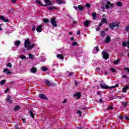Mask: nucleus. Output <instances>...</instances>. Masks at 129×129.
Instances as JSON below:
<instances>
[{
	"mask_svg": "<svg viewBox=\"0 0 129 129\" xmlns=\"http://www.w3.org/2000/svg\"><path fill=\"white\" fill-rule=\"evenodd\" d=\"M24 47L25 48H26V50H27V51H30L32 50V49L34 48V47H35V44H33L31 45V42H30V40L26 39L24 42Z\"/></svg>",
	"mask_w": 129,
	"mask_h": 129,
	"instance_id": "f257e3e1",
	"label": "nucleus"
},
{
	"mask_svg": "<svg viewBox=\"0 0 129 129\" xmlns=\"http://www.w3.org/2000/svg\"><path fill=\"white\" fill-rule=\"evenodd\" d=\"M121 106L120 107L121 109H123V108H126L127 106H128V102L125 101V102H122L121 103Z\"/></svg>",
	"mask_w": 129,
	"mask_h": 129,
	"instance_id": "f03ea898",
	"label": "nucleus"
},
{
	"mask_svg": "<svg viewBox=\"0 0 129 129\" xmlns=\"http://www.w3.org/2000/svg\"><path fill=\"white\" fill-rule=\"evenodd\" d=\"M50 23L53 28L57 27V22H56V19L52 18L50 20Z\"/></svg>",
	"mask_w": 129,
	"mask_h": 129,
	"instance_id": "7ed1b4c3",
	"label": "nucleus"
},
{
	"mask_svg": "<svg viewBox=\"0 0 129 129\" xmlns=\"http://www.w3.org/2000/svg\"><path fill=\"white\" fill-rule=\"evenodd\" d=\"M109 27L111 28V30H113L115 28V27H118V24H116L115 23H112L109 24Z\"/></svg>",
	"mask_w": 129,
	"mask_h": 129,
	"instance_id": "20e7f679",
	"label": "nucleus"
},
{
	"mask_svg": "<svg viewBox=\"0 0 129 129\" xmlns=\"http://www.w3.org/2000/svg\"><path fill=\"white\" fill-rule=\"evenodd\" d=\"M82 53H83V52H82V50H77L76 51V55H75L76 58L80 57V55H82Z\"/></svg>",
	"mask_w": 129,
	"mask_h": 129,
	"instance_id": "39448f33",
	"label": "nucleus"
},
{
	"mask_svg": "<svg viewBox=\"0 0 129 129\" xmlns=\"http://www.w3.org/2000/svg\"><path fill=\"white\" fill-rule=\"evenodd\" d=\"M101 88H102V89H111L112 88V87H108L105 84H101L100 85Z\"/></svg>",
	"mask_w": 129,
	"mask_h": 129,
	"instance_id": "423d86ee",
	"label": "nucleus"
},
{
	"mask_svg": "<svg viewBox=\"0 0 129 129\" xmlns=\"http://www.w3.org/2000/svg\"><path fill=\"white\" fill-rule=\"evenodd\" d=\"M45 83L47 86L50 87V86H54V84H52L51 83V81L48 80H44Z\"/></svg>",
	"mask_w": 129,
	"mask_h": 129,
	"instance_id": "0eeeda50",
	"label": "nucleus"
},
{
	"mask_svg": "<svg viewBox=\"0 0 129 129\" xmlns=\"http://www.w3.org/2000/svg\"><path fill=\"white\" fill-rule=\"evenodd\" d=\"M102 54L104 59L107 60V59L108 58V53H106V51H102Z\"/></svg>",
	"mask_w": 129,
	"mask_h": 129,
	"instance_id": "6e6552de",
	"label": "nucleus"
},
{
	"mask_svg": "<svg viewBox=\"0 0 129 129\" xmlns=\"http://www.w3.org/2000/svg\"><path fill=\"white\" fill-rule=\"evenodd\" d=\"M39 97L41 99L48 100V97H47L44 94H39Z\"/></svg>",
	"mask_w": 129,
	"mask_h": 129,
	"instance_id": "1a4fd4ad",
	"label": "nucleus"
},
{
	"mask_svg": "<svg viewBox=\"0 0 129 129\" xmlns=\"http://www.w3.org/2000/svg\"><path fill=\"white\" fill-rule=\"evenodd\" d=\"M42 27H43V26L41 25H40L37 27L36 28V31L38 32V33H41V32H42V30L43 29Z\"/></svg>",
	"mask_w": 129,
	"mask_h": 129,
	"instance_id": "9d476101",
	"label": "nucleus"
},
{
	"mask_svg": "<svg viewBox=\"0 0 129 129\" xmlns=\"http://www.w3.org/2000/svg\"><path fill=\"white\" fill-rule=\"evenodd\" d=\"M46 6H53V4L51 3L50 0H43Z\"/></svg>",
	"mask_w": 129,
	"mask_h": 129,
	"instance_id": "9b49d317",
	"label": "nucleus"
},
{
	"mask_svg": "<svg viewBox=\"0 0 129 129\" xmlns=\"http://www.w3.org/2000/svg\"><path fill=\"white\" fill-rule=\"evenodd\" d=\"M3 72H5L6 75H10L12 73V72H10V70L8 69V68L4 69Z\"/></svg>",
	"mask_w": 129,
	"mask_h": 129,
	"instance_id": "f8f14e48",
	"label": "nucleus"
},
{
	"mask_svg": "<svg viewBox=\"0 0 129 129\" xmlns=\"http://www.w3.org/2000/svg\"><path fill=\"white\" fill-rule=\"evenodd\" d=\"M110 36H109V35H107V38L104 40V42L105 43H109V42H110Z\"/></svg>",
	"mask_w": 129,
	"mask_h": 129,
	"instance_id": "ddd939ff",
	"label": "nucleus"
},
{
	"mask_svg": "<svg viewBox=\"0 0 129 129\" xmlns=\"http://www.w3.org/2000/svg\"><path fill=\"white\" fill-rule=\"evenodd\" d=\"M122 45L124 47H126V46H127V48H129V41L126 42H122Z\"/></svg>",
	"mask_w": 129,
	"mask_h": 129,
	"instance_id": "4468645a",
	"label": "nucleus"
},
{
	"mask_svg": "<svg viewBox=\"0 0 129 129\" xmlns=\"http://www.w3.org/2000/svg\"><path fill=\"white\" fill-rule=\"evenodd\" d=\"M75 97H77V98L79 99L80 98V96H81V94L80 93H77L76 94L74 95Z\"/></svg>",
	"mask_w": 129,
	"mask_h": 129,
	"instance_id": "2eb2a0df",
	"label": "nucleus"
},
{
	"mask_svg": "<svg viewBox=\"0 0 129 129\" xmlns=\"http://www.w3.org/2000/svg\"><path fill=\"white\" fill-rule=\"evenodd\" d=\"M29 114L32 117V118H35V115H34V113L32 111H29Z\"/></svg>",
	"mask_w": 129,
	"mask_h": 129,
	"instance_id": "dca6fc26",
	"label": "nucleus"
},
{
	"mask_svg": "<svg viewBox=\"0 0 129 129\" xmlns=\"http://www.w3.org/2000/svg\"><path fill=\"white\" fill-rule=\"evenodd\" d=\"M56 3L58 4V5H61L62 4H65V2L63 0H57Z\"/></svg>",
	"mask_w": 129,
	"mask_h": 129,
	"instance_id": "f3484780",
	"label": "nucleus"
},
{
	"mask_svg": "<svg viewBox=\"0 0 129 129\" xmlns=\"http://www.w3.org/2000/svg\"><path fill=\"white\" fill-rule=\"evenodd\" d=\"M31 71L32 73H36L37 72V69L35 67L31 69Z\"/></svg>",
	"mask_w": 129,
	"mask_h": 129,
	"instance_id": "a211bd4d",
	"label": "nucleus"
},
{
	"mask_svg": "<svg viewBox=\"0 0 129 129\" xmlns=\"http://www.w3.org/2000/svg\"><path fill=\"white\" fill-rule=\"evenodd\" d=\"M107 5L110 6V8H113L114 6H113V4H111L110 1L107 2Z\"/></svg>",
	"mask_w": 129,
	"mask_h": 129,
	"instance_id": "6ab92c4d",
	"label": "nucleus"
},
{
	"mask_svg": "<svg viewBox=\"0 0 129 129\" xmlns=\"http://www.w3.org/2000/svg\"><path fill=\"white\" fill-rule=\"evenodd\" d=\"M56 57L58 58V59H61V60L64 59V56L60 54H57Z\"/></svg>",
	"mask_w": 129,
	"mask_h": 129,
	"instance_id": "aec40b11",
	"label": "nucleus"
},
{
	"mask_svg": "<svg viewBox=\"0 0 129 129\" xmlns=\"http://www.w3.org/2000/svg\"><path fill=\"white\" fill-rule=\"evenodd\" d=\"M128 89V86H126L125 87L123 88L122 91L123 92H126L127 90Z\"/></svg>",
	"mask_w": 129,
	"mask_h": 129,
	"instance_id": "412c9836",
	"label": "nucleus"
},
{
	"mask_svg": "<svg viewBox=\"0 0 129 129\" xmlns=\"http://www.w3.org/2000/svg\"><path fill=\"white\" fill-rule=\"evenodd\" d=\"M89 25V21H86L84 22V26H85V27H88V26Z\"/></svg>",
	"mask_w": 129,
	"mask_h": 129,
	"instance_id": "4be33fe9",
	"label": "nucleus"
},
{
	"mask_svg": "<svg viewBox=\"0 0 129 129\" xmlns=\"http://www.w3.org/2000/svg\"><path fill=\"white\" fill-rule=\"evenodd\" d=\"M20 44H21V41L19 40L16 41L15 44V45L17 46H20Z\"/></svg>",
	"mask_w": 129,
	"mask_h": 129,
	"instance_id": "5701e85b",
	"label": "nucleus"
},
{
	"mask_svg": "<svg viewBox=\"0 0 129 129\" xmlns=\"http://www.w3.org/2000/svg\"><path fill=\"white\" fill-rule=\"evenodd\" d=\"M19 109H20V106H19V105H17V106H15L14 108V110L15 111H17L19 110Z\"/></svg>",
	"mask_w": 129,
	"mask_h": 129,
	"instance_id": "b1692460",
	"label": "nucleus"
},
{
	"mask_svg": "<svg viewBox=\"0 0 129 129\" xmlns=\"http://www.w3.org/2000/svg\"><path fill=\"white\" fill-rule=\"evenodd\" d=\"M92 15L93 20H96V13H93Z\"/></svg>",
	"mask_w": 129,
	"mask_h": 129,
	"instance_id": "393cba45",
	"label": "nucleus"
},
{
	"mask_svg": "<svg viewBox=\"0 0 129 129\" xmlns=\"http://www.w3.org/2000/svg\"><path fill=\"white\" fill-rule=\"evenodd\" d=\"M78 8L80 11H82L83 10H84V8L81 5H79Z\"/></svg>",
	"mask_w": 129,
	"mask_h": 129,
	"instance_id": "a878e982",
	"label": "nucleus"
},
{
	"mask_svg": "<svg viewBox=\"0 0 129 129\" xmlns=\"http://www.w3.org/2000/svg\"><path fill=\"white\" fill-rule=\"evenodd\" d=\"M85 7L86 8L89 9V8H91V5H90V4L87 3L85 4Z\"/></svg>",
	"mask_w": 129,
	"mask_h": 129,
	"instance_id": "bb28decb",
	"label": "nucleus"
},
{
	"mask_svg": "<svg viewBox=\"0 0 129 129\" xmlns=\"http://www.w3.org/2000/svg\"><path fill=\"white\" fill-rule=\"evenodd\" d=\"M101 21L103 22V24H105L106 23H107V20H106V19L105 18H103V19H102Z\"/></svg>",
	"mask_w": 129,
	"mask_h": 129,
	"instance_id": "cd10ccee",
	"label": "nucleus"
},
{
	"mask_svg": "<svg viewBox=\"0 0 129 129\" xmlns=\"http://www.w3.org/2000/svg\"><path fill=\"white\" fill-rule=\"evenodd\" d=\"M110 70L111 71V72H113V73H114V72H116V70H115V69L113 68H110Z\"/></svg>",
	"mask_w": 129,
	"mask_h": 129,
	"instance_id": "c85d7f7f",
	"label": "nucleus"
},
{
	"mask_svg": "<svg viewBox=\"0 0 129 129\" xmlns=\"http://www.w3.org/2000/svg\"><path fill=\"white\" fill-rule=\"evenodd\" d=\"M6 83V80H2L1 82H0V85H3V84H5Z\"/></svg>",
	"mask_w": 129,
	"mask_h": 129,
	"instance_id": "c756f323",
	"label": "nucleus"
},
{
	"mask_svg": "<svg viewBox=\"0 0 129 129\" xmlns=\"http://www.w3.org/2000/svg\"><path fill=\"white\" fill-rule=\"evenodd\" d=\"M101 36L102 37H104V36H105V31H103L101 32Z\"/></svg>",
	"mask_w": 129,
	"mask_h": 129,
	"instance_id": "7c9ffc66",
	"label": "nucleus"
},
{
	"mask_svg": "<svg viewBox=\"0 0 129 129\" xmlns=\"http://www.w3.org/2000/svg\"><path fill=\"white\" fill-rule=\"evenodd\" d=\"M41 70L42 71H47L48 70V69L46 67H43L41 68Z\"/></svg>",
	"mask_w": 129,
	"mask_h": 129,
	"instance_id": "2f4dec72",
	"label": "nucleus"
},
{
	"mask_svg": "<svg viewBox=\"0 0 129 129\" xmlns=\"http://www.w3.org/2000/svg\"><path fill=\"white\" fill-rule=\"evenodd\" d=\"M117 6H118V7H121L122 6V4H121V2H118L117 3Z\"/></svg>",
	"mask_w": 129,
	"mask_h": 129,
	"instance_id": "473e14b6",
	"label": "nucleus"
},
{
	"mask_svg": "<svg viewBox=\"0 0 129 129\" xmlns=\"http://www.w3.org/2000/svg\"><path fill=\"white\" fill-rule=\"evenodd\" d=\"M128 30H129V26H126L124 28V31H125V32H128Z\"/></svg>",
	"mask_w": 129,
	"mask_h": 129,
	"instance_id": "72a5a7b5",
	"label": "nucleus"
},
{
	"mask_svg": "<svg viewBox=\"0 0 129 129\" xmlns=\"http://www.w3.org/2000/svg\"><path fill=\"white\" fill-rule=\"evenodd\" d=\"M36 3L37 4H38L39 5H40L41 6H42V5H43L42 4V2H41V1H39V0H36Z\"/></svg>",
	"mask_w": 129,
	"mask_h": 129,
	"instance_id": "f704fd0d",
	"label": "nucleus"
},
{
	"mask_svg": "<svg viewBox=\"0 0 129 129\" xmlns=\"http://www.w3.org/2000/svg\"><path fill=\"white\" fill-rule=\"evenodd\" d=\"M54 9H55V7H48L47 8L48 10H49V11H53V10H54Z\"/></svg>",
	"mask_w": 129,
	"mask_h": 129,
	"instance_id": "c9c22d12",
	"label": "nucleus"
},
{
	"mask_svg": "<svg viewBox=\"0 0 129 129\" xmlns=\"http://www.w3.org/2000/svg\"><path fill=\"white\" fill-rule=\"evenodd\" d=\"M43 21L44 22V23H45V24H47V23L49 22V20L47 19H43Z\"/></svg>",
	"mask_w": 129,
	"mask_h": 129,
	"instance_id": "e433bc0d",
	"label": "nucleus"
},
{
	"mask_svg": "<svg viewBox=\"0 0 129 129\" xmlns=\"http://www.w3.org/2000/svg\"><path fill=\"white\" fill-rule=\"evenodd\" d=\"M120 61V60L118 59L117 60H115V61H113V63H114V64H118V63H119Z\"/></svg>",
	"mask_w": 129,
	"mask_h": 129,
	"instance_id": "4c0bfd02",
	"label": "nucleus"
},
{
	"mask_svg": "<svg viewBox=\"0 0 129 129\" xmlns=\"http://www.w3.org/2000/svg\"><path fill=\"white\" fill-rule=\"evenodd\" d=\"M29 57L30 59H33L34 58V55L32 54H29Z\"/></svg>",
	"mask_w": 129,
	"mask_h": 129,
	"instance_id": "58836bf2",
	"label": "nucleus"
},
{
	"mask_svg": "<svg viewBox=\"0 0 129 129\" xmlns=\"http://www.w3.org/2000/svg\"><path fill=\"white\" fill-rule=\"evenodd\" d=\"M21 59H26L27 57L24 55H20Z\"/></svg>",
	"mask_w": 129,
	"mask_h": 129,
	"instance_id": "ea45409f",
	"label": "nucleus"
},
{
	"mask_svg": "<svg viewBox=\"0 0 129 129\" xmlns=\"http://www.w3.org/2000/svg\"><path fill=\"white\" fill-rule=\"evenodd\" d=\"M7 67H10V68H12V63H8L7 64Z\"/></svg>",
	"mask_w": 129,
	"mask_h": 129,
	"instance_id": "a19ab883",
	"label": "nucleus"
},
{
	"mask_svg": "<svg viewBox=\"0 0 129 129\" xmlns=\"http://www.w3.org/2000/svg\"><path fill=\"white\" fill-rule=\"evenodd\" d=\"M94 50H96L97 52H98V51H99V49H98V46L95 47Z\"/></svg>",
	"mask_w": 129,
	"mask_h": 129,
	"instance_id": "79ce46f5",
	"label": "nucleus"
},
{
	"mask_svg": "<svg viewBox=\"0 0 129 129\" xmlns=\"http://www.w3.org/2000/svg\"><path fill=\"white\" fill-rule=\"evenodd\" d=\"M11 99V96L10 95L7 96V97L6 98L7 101H9Z\"/></svg>",
	"mask_w": 129,
	"mask_h": 129,
	"instance_id": "37998d69",
	"label": "nucleus"
},
{
	"mask_svg": "<svg viewBox=\"0 0 129 129\" xmlns=\"http://www.w3.org/2000/svg\"><path fill=\"white\" fill-rule=\"evenodd\" d=\"M118 84H116L115 86H112V87H112L111 89H112V88H115V87H118Z\"/></svg>",
	"mask_w": 129,
	"mask_h": 129,
	"instance_id": "c03bdc74",
	"label": "nucleus"
},
{
	"mask_svg": "<svg viewBox=\"0 0 129 129\" xmlns=\"http://www.w3.org/2000/svg\"><path fill=\"white\" fill-rule=\"evenodd\" d=\"M3 22H5V23H8L9 19H5L3 20Z\"/></svg>",
	"mask_w": 129,
	"mask_h": 129,
	"instance_id": "a18cd8bd",
	"label": "nucleus"
},
{
	"mask_svg": "<svg viewBox=\"0 0 129 129\" xmlns=\"http://www.w3.org/2000/svg\"><path fill=\"white\" fill-rule=\"evenodd\" d=\"M76 45H77V42H73L72 45L73 46H76Z\"/></svg>",
	"mask_w": 129,
	"mask_h": 129,
	"instance_id": "49530a36",
	"label": "nucleus"
},
{
	"mask_svg": "<svg viewBox=\"0 0 129 129\" xmlns=\"http://www.w3.org/2000/svg\"><path fill=\"white\" fill-rule=\"evenodd\" d=\"M105 9H106L107 10H108V9H109V6H108V5H105Z\"/></svg>",
	"mask_w": 129,
	"mask_h": 129,
	"instance_id": "de8ad7c7",
	"label": "nucleus"
},
{
	"mask_svg": "<svg viewBox=\"0 0 129 129\" xmlns=\"http://www.w3.org/2000/svg\"><path fill=\"white\" fill-rule=\"evenodd\" d=\"M4 19H5V17L2 16H0V20H2V21H4Z\"/></svg>",
	"mask_w": 129,
	"mask_h": 129,
	"instance_id": "09e8293b",
	"label": "nucleus"
},
{
	"mask_svg": "<svg viewBox=\"0 0 129 129\" xmlns=\"http://www.w3.org/2000/svg\"><path fill=\"white\" fill-rule=\"evenodd\" d=\"M118 118H119V119H122L123 118V117L120 115H119L118 116Z\"/></svg>",
	"mask_w": 129,
	"mask_h": 129,
	"instance_id": "8fccbe9b",
	"label": "nucleus"
},
{
	"mask_svg": "<svg viewBox=\"0 0 129 129\" xmlns=\"http://www.w3.org/2000/svg\"><path fill=\"white\" fill-rule=\"evenodd\" d=\"M78 113H79V114H80V116H81V111H80V110H78V111H77V112Z\"/></svg>",
	"mask_w": 129,
	"mask_h": 129,
	"instance_id": "3c124183",
	"label": "nucleus"
},
{
	"mask_svg": "<svg viewBox=\"0 0 129 129\" xmlns=\"http://www.w3.org/2000/svg\"><path fill=\"white\" fill-rule=\"evenodd\" d=\"M97 95H101V92H100V91H98V92H97Z\"/></svg>",
	"mask_w": 129,
	"mask_h": 129,
	"instance_id": "603ef678",
	"label": "nucleus"
},
{
	"mask_svg": "<svg viewBox=\"0 0 129 129\" xmlns=\"http://www.w3.org/2000/svg\"><path fill=\"white\" fill-rule=\"evenodd\" d=\"M73 73L72 72H70L69 75L68 76H72V75H73Z\"/></svg>",
	"mask_w": 129,
	"mask_h": 129,
	"instance_id": "864d4df0",
	"label": "nucleus"
},
{
	"mask_svg": "<svg viewBox=\"0 0 129 129\" xmlns=\"http://www.w3.org/2000/svg\"><path fill=\"white\" fill-rule=\"evenodd\" d=\"M123 97V96H117V98H119V99H121Z\"/></svg>",
	"mask_w": 129,
	"mask_h": 129,
	"instance_id": "5fc2aeb1",
	"label": "nucleus"
},
{
	"mask_svg": "<svg viewBox=\"0 0 129 129\" xmlns=\"http://www.w3.org/2000/svg\"><path fill=\"white\" fill-rule=\"evenodd\" d=\"M108 109H110V110L113 109V107H112V106H110L108 107Z\"/></svg>",
	"mask_w": 129,
	"mask_h": 129,
	"instance_id": "6e6d98bb",
	"label": "nucleus"
},
{
	"mask_svg": "<svg viewBox=\"0 0 129 129\" xmlns=\"http://www.w3.org/2000/svg\"><path fill=\"white\" fill-rule=\"evenodd\" d=\"M103 25V23L101 21V22L99 24V26H101Z\"/></svg>",
	"mask_w": 129,
	"mask_h": 129,
	"instance_id": "4d7b16f0",
	"label": "nucleus"
},
{
	"mask_svg": "<svg viewBox=\"0 0 129 129\" xmlns=\"http://www.w3.org/2000/svg\"><path fill=\"white\" fill-rule=\"evenodd\" d=\"M96 30L97 31H98L99 30H100V28L99 27H97V28H96Z\"/></svg>",
	"mask_w": 129,
	"mask_h": 129,
	"instance_id": "13d9d810",
	"label": "nucleus"
},
{
	"mask_svg": "<svg viewBox=\"0 0 129 129\" xmlns=\"http://www.w3.org/2000/svg\"><path fill=\"white\" fill-rule=\"evenodd\" d=\"M101 10H102V11H104V10H105V7H104V6L102 7H101Z\"/></svg>",
	"mask_w": 129,
	"mask_h": 129,
	"instance_id": "bf43d9fd",
	"label": "nucleus"
},
{
	"mask_svg": "<svg viewBox=\"0 0 129 129\" xmlns=\"http://www.w3.org/2000/svg\"><path fill=\"white\" fill-rule=\"evenodd\" d=\"M16 2H17V0H12L11 1V3H13V4H15V3H16Z\"/></svg>",
	"mask_w": 129,
	"mask_h": 129,
	"instance_id": "052dcab7",
	"label": "nucleus"
},
{
	"mask_svg": "<svg viewBox=\"0 0 129 129\" xmlns=\"http://www.w3.org/2000/svg\"><path fill=\"white\" fill-rule=\"evenodd\" d=\"M124 70H126V71H127V72L129 73V68H126Z\"/></svg>",
	"mask_w": 129,
	"mask_h": 129,
	"instance_id": "680f3d73",
	"label": "nucleus"
},
{
	"mask_svg": "<svg viewBox=\"0 0 129 129\" xmlns=\"http://www.w3.org/2000/svg\"><path fill=\"white\" fill-rule=\"evenodd\" d=\"M126 77H127L126 75H125L122 76V78H126Z\"/></svg>",
	"mask_w": 129,
	"mask_h": 129,
	"instance_id": "e2e57ef3",
	"label": "nucleus"
},
{
	"mask_svg": "<svg viewBox=\"0 0 129 129\" xmlns=\"http://www.w3.org/2000/svg\"><path fill=\"white\" fill-rule=\"evenodd\" d=\"M67 102V100L65 99L63 101L62 103H66Z\"/></svg>",
	"mask_w": 129,
	"mask_h": 129,
	"instance_id": "0e129e2a",
	"label": "nucleus"
},
{
	"mask_svg": "<svg viewBox=\"0 0 129 129\" xmlns=\"http://www.w3.org/2000/svg\"><path fill=\"white\" fill-rule=\"evenodd\" d=\"M124 118H125V119H127V120H129V118L127 116H125Z\"/></svg>",
	"mask_w": 129,
	"mask_h": 129,
	"instance_id": "69168bd1",
	"label": "nucleus"
},
{
	"mask_svg": "<svg viewBox=\"0 0 129 129\" xmlns=\"http://www.w3.org/2000/svg\"><path fill=\"white\" fill-rule=\"evenodd\" d=\"M99 101L100 102H102V101H103V100H102V98H100L99 100Z\"/></svg>",
	"mask_w": 129,
	"mask_h": 129,
	"instance_id": "338daca9",
	"label": "nucleus"
},
{
	"mask_svg": "<svg viewBox=\"0 0 129 129\" xmlns=\"http://www.w3.org/2000/svg\"><path fill=\"white\" fill-rule=\"evenodd\" d=\"M77 35H80V30L78 31Z\"/></svg>",
	"mask_w": 129,
	"mask_h": 129,
	"instance_id": "774afa93",
	"label": "nucleus"
}]
</instances>
